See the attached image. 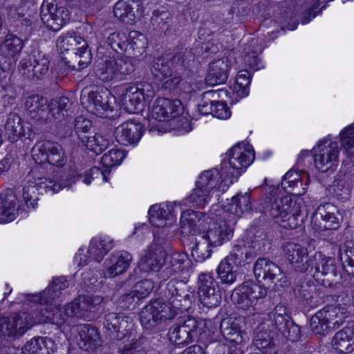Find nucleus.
<instances>
[{"label": "nucleus", "mask_w": 354, "mask_h": 354, "mask_svg": "<svg viewBox=\"0 0 354 354\" xmlns=\"http://www.w3.org/2000/svg\"><path fill=\"white\" fill-rule=\"evenodd\" d=\"M332 345L335 350L341 353H348L354 351V342L342 330L336 333Z\"/></svg>", "instance_id": "obj_52"}, {"label": "nucleus", "mask_w": 354, "mask_h": 354, "mask_svg": "<svg viewBox=\"0 0 354 354\" xmlns=\"http://www.w3.org/2000/svg\"><path fill=\"white\" fill-rule=\"evenodd\" d=\"M328 316L329 317V315ZM327 317L324 308L312 316L310 320V327L314 334L324 336L330 332Z\"/></svg>", "instance_id": "obj_48"}, {"label": "nucleus", "mask_w": 354, "mask_h": 354, "mask_svg": "<svg viewBox=\"0 0 354 354\" xmlns=\"http://www.w3.org/2000/svg\"><path fill=\"white\" fill-rule=\"evenodd\" d=\"M46 149L48 152V163L61 167L66 162V156L62 147L57 142L47 140Z\"/></svg>", "instance_id": "obj_49"}, {"label": "nucleus", "mask_w": 354, "mask_h": 354, "mask_svg": "<svg viewBox=\"0 0 354 354\" xmlns=\"http://www.w3.org/2000/svg\"><path fill=\"white\" fill-rule=\"evenodd\" d=\"M138 5L133 0H120L113 7L115 17L126 24H133L138 15L136 7Z\"/></svg>", "instance_id": "obj_38"}, {"label": "nucleus", "mask_w": 354, "mask_h": 354, "mask_svg": "<svg viewBox=\"0 0 354 354\" xmlns=\"http://www.w3.org/2000/svg\"><path fill=\"white\" fill-rule=\"evenodd\" d=\"M194 55L191 49L180 48L172 57L160 56L153 59L151 64L150 71L160 80L172 75L173 71H187L192 66Z\"/></svg>", "instance_id": "obj_3"}, {"label": "nucleus", "mask_w": 354, "mask_h": 354, "mask_svg": "<svg viewBox=\"0 0 354 354\" xmlns=\"http://www.w3.org/2000/svg\"><path fill=\"white\" fill-rule=\"evenodd\" d=\"M50 60L48 55L41 51L35 50L30 59L29 63H24L23 73L29 79L38 80L46 74L49 70Z\"/></svg>", "instance_id": "obj_27"}, {"label": "nucleus", "mask_w": 354, "mask_h": 354, "mask_svg": "<svg viewBox=\"0 0 354 354\" xmlns=\"http://www.w3.org/2000/svg\"><path fill=\"white\" fill-rule=\"evenodd\" d=\"M340 214L337 207L328 203L319 205L312 216V224L319 231L334 230L339 227Z\"/></svg>", "instance_id": "obj_17"}, {"label": "nucleus", "mask_w": 354, "mask_h": 354, "mask_svg": "<svg viewBox=\"0 0 354 354\" xmlns=\"http://www.w3.org/2000/svg\"><path fill=\"white\" fill-rule=\"evenodd\" d=\"M310 272L315 280L327 288H334L340 283L342 274L335 259L317 252L311 257Z\"/></svg>", "instance_id": "obj_5"}, {"label": "nucleus", "mask_w": 354, "mask_h": 354, "mask_svg": "<svg viewBox=\"0 0 354 354\" xmlns=\"http://www.w3.org/2000/svg\"><path fill=\"white\" fill-rule=\"evenodd\" d=\"M205 214L193 210L183 212L180 216V232L185 236L199 233L204 227Z\"/></svg>", "instance_id": "obj_31"}, {"label": "nucleus", "mask_w": 354, "mask_h": 354, "mask_svg": "<svg viewBox=\"0 0 354 354\" xmlns=\"http://www.w3.org/2000/svg\"><path fill=\"white\" fill-rule=\"evenodd\" d=\"M72 102L65 96L52 100L48 104V122L68 115L72 112Z\"/></svg>", "instance_id": "obj_35"}, {"label": "nucleus", "mask_w": 354, "mask_h": 354, "mask_svg": "<svg viewBox=\"0 0 354 354\" xmlns=\"http://www.w3.org/2000/svg\"><path fill=\"white\" fill-rule=\"evenodd\" d=\"M235 62V57L232 53L209 64L206 82L208 84L216 85L225 83L229 75V71Z\"/></svg>", "instance_id": "obj_21"}, {"label": "nucleus", "mask_w": 354, "mask_h": 354, "mask_svg": "<svg viewBox=\"0 0 354 354\" xmlns=\"http://www.w3.org/2000/svg\"><path fill=\"white\" fill-rule=\"evenodd\" d=\"M57 45L61 56L87 46L85 39L75 33H67L59 36L57 40Z\"/></svg>", "instance_id": "obj_36"}, {"label": "nucleus", "mask_w": 354, "mask_h": 354, "mask_svg": "<svg viewBox=\"0 0 354 354\" xmlns=\"http://www.w3.org/2000/svg\"><path fill=\"white\" fill-rule=\"evenodd\" d=\"M294 292L298 297L306 301L307 304L310 305L315 304V301L313 300L316 295V288L314 285L303 283L297 286L294 289Z\"/></svg>", "instance_id": "obj_60"}, {"label": "nucleus", "mask_w": 354, "mask_h": 354, "mask_svg": "<svg viewBox=\"0 0 354 354\" xmlns=\"http://www.w3.org/2000/svg\"><path fill=\"white\" fill-rule=\"evenodd\" d=\"M102 301L103 298L98 295L79 296L65 306V314L67 317H84L86 313L91 311Z\"/></svg>", "instance_id": "obj_28"}, {"label": "nucleus", "mask_w": 354, "mask_h": 354, "mask_svg": "<svg viewBox=\"0 0 354 354\" xmlns=\"http://www.w3.org/2000/svg\"><path fill=\"white\" fill-rule=\"evenodd\" d=\"M29 313H15L9 317L0 318V335L8 339L21 337L30 328L32 322Z\"/></svg>", "instance_id": "obj_11"}, {"label": "nucleus", "mask_w": 354, "mask_h": 354, "mask_svg": "<svg viewBox=\"0 0 354 354\" xmlns=\"http://www.w3.org/2000/svg\"><path fill=\"white\" fill-rule=\"evenodd\" d=\"M225 207L227 212L238 216L249 212L251 209L250 194L248 192L244 194H237L231 198Z\"/></svg>", "instance_id": "obj_44"}, {"label": "nucleus", "mask_w": 354, "mask_h": 354, "mask_svg": "<svg viewBox=\"0 0 354 354\" xmlns=\"http://www.w3.org/2000/svg\"><path fill=\"white\" fill-rule=\"evenodd\" d=\"M47 141L37 143L32 149V156L34 160L38 164L48 162V152L46 149Z\"/></svg>", "instance_id": "obj_64"}, {"label": "nucleus", "mask_w": 354, "mask_h": 354, "mask_svg": "<svg viewBox=\"0 0 354 354\" xmlns=\"http://www.w3.org/2000/svg\"><path fill=\"white\" fill-rule=\"evenodd\" d=\"M34 174V171H31L28 175V185H24L23 188V198L25 203L28 207L30 206L34 208L37 205L39 190H44L45 192H51L53 194L57 193L64 187L66 183H61L54 178H37L34 182H30V178Z\"/></svg>", "instance_id": "obj_10"}, {"label": "nucleus", "mask_w": 354, "mask_h": 354, "mask_svg": "<svg viewBox=\"0 0 354 354\" xmlns=\"http://www.w3.org/2000/svg\"><path fill=\"white\" fill-rule=\"evenodd\" d=\"M210 243H209L205 236L201 237V240L196 241L195 245L192 250V256L196 261H203L208 258L211 254V249H209Z\"/></svg>", "instance_id": "obj_59"}, {"label": "nucleus", "mask_w": 354, "mask_h": 354, "mask_svg": "<svg viewBox=\"0 0 354 354\" xmlns=\"http://www.w3.org/2000/svg\"><path fill=\"white\" fill-rule=\"evenodd\" d=\"M80 140L88 150L96 154L101 153L109 144V140L100 133H95L92 136H84L80 137Z\"/></svg>", "instance_id": "obj_47"}, {"label": "nucleus", "mask_w": 354, "mask_h": 354, "mask_svg": "<svg viewBox=\"0 0 354 354\" xmlns=\"http://www.w3.org/2000/svg\"><path fill=\"white\" fill-rule=\"evenodd\" d=\"M135 70L132 60L128 57L113 58L106 57L96 61L94 73L95 77L104 82L122 80Z\"/></svg>", "instance_id": "obj_4"}, {"label": "nucleus", "mask_w": 354, "mask_h": 354, "mask_svg": "<svg viewBox=\"0 0 354 354\" xmlns=\"http://www.w3.org/2000/svg\"><path fill=\"white\" fill-rule=\"evenodd\" d=\"M68 287V283L64 277L54 279L53 282L42 292L39 294H25V298L32 302L48 303L58 298L61 291Z\"/></svg>", "instance_id": "obj_30"}, {"label": "nucleus", "mask_w": 354, "mask_h": 354, "mask_svg": "<svg viewBox=\"0 0 354 354\" xmlns=\"http://www.w3.org/2000/svg\"><path fill=\"white\" fill-rule=\"evenodd\" d=\"M267 289L251 281L242 283L232 298L236 306L241 309H248L256 304L257 300L267 295Z\"/></svg>", "instance_id": "obj_15"}, {"label": "nucleus", "mask_w": 354, "mask_h": 354, "mask_svg": "<svg viewBox=\"0 0 354 354\" xmlns=\"http://www.w3.org/2000/svg\"><path fill=\"white\" fill-rule=\"evenodd\" d=\"M23 47L22 39L13 34H8L0 45V55L8 59L15 58L20 53Z\"/></svg>", "instance_id": "obj_42"}, {"label": "nucleus", "mask_w": 354, "mask_h": 354, "mask_svg": "<svg viewBox=\"0 0 354 354\" xmlns=\"http://www.w3.org/2000/svg\"><path fill=\"white\" fill-rule=\"evenodd\" d=\"M104 326L113 338L122 339L128 335L132 327V320L129 317L116 313H107L104 317Z\"/></svg>", "instance_id": "obj_24"}, {"label": "nucleus", "mask_w": 354, "mask_h": 354, "mask_svg": "<svg viewBox=\"0 0 354 354\" xmlns=\"http://www.w3.org/2000/svg\"><path fill=\"white\" fill-rule=\"evenodd\" d=\"M125 340L120 346V354H146L147 351L144 346V341L141 338H133L129 339V337L124 338Z\"/></svg>", "instance_id": "obj_51"}, {"label": "nucleus", "mask_w": 354, "mask_h": 354, "mask_svg": "<svg viewBox=\"0 0 354 354\" xmlns=\"http://www.w3.org/2000/svg\"><path fill=\"white\" fill-rule=\"evenodd\" d=\"M4 128L6 134L12 142L22 137L32 140L35 136L32 126L24 121L16 113H10L8 115Z\"/></svg>", "instance_id": "obj_20"}, {"label": "nucleus", "mask_w": 354, "mask_h": 354, "mask_svg": "<svg viewBox=\"0 0 354 354\" xmlns=\"http://www.w3.org/2000/svg\"><path fill=\"white\" fill-rule=\"evenodd\" d=\"M253 344L261 352V354H277V349L273 337L271 333L267 330H257Z\"/></svg>", "instance_id": "obj_41"}, {"label": "nucleus", "mask_w": 354, "mask_h": 354, "mask_svg": "<svg viewBox=\"0 0 354 354\" xmlns=\"http://www.w3.org/2000/svg\"><path fill=\"white\" fill-rule=\"evenodd\" d=\"M166 106L164 97L157 98L151 111L152 118L160 122L168 120V112L166 111Z\"/></svg>", "instance_id": "obj_63"}, {"label": "nucleus", "mask_w": 354, "mask_h": 354, "mask_svg": "<svg viewBox=\"0 0 354 354\" xmlns=\"http://www.w3.org/2000/svg\"><path fill=\"white\" fill-rule=\"evenodd\" d=\"M144 133L143 125L135 120H128L117 127L114 136L117 142L122 145H135Z\"/></svg>", "instance_id": "obj_22"}, {"label": "nucleus", "mask_w": 354, "mask_h": 354, "mask_svg": "<svg viewBox=\"0 0 354 354\" xmlns=\"http://www.w3.org/2000/svg\"><path fill=\"white\" fill-rule=\"evenodd\" d=\"M132 261V256L127 251H121L109 259L107 268L104 272L105 277H114L126 272Z\"/></svg>", "instance_id": "obj_34"}, {"label": "nucleus", "mask_w": 354, "mask_h": 354, "mask_svg": "<svg viewBox=\"0 0 354 354\" xmlns=\"http://www.w3.org/2000/svg\"><path fill=\"white\" fill-rule=\"evenodd\" d=\"M106 42L111 48L118 53L127 52L128 50V38L124 32H114L111 33Z\"/></svg>", "instance_id": "obj_54"}, {"label": "nucleus", "mask_w": 354, "mask_h": 354, "mask_svg": "<svg viewBox=\"0 0 354 354\" xmlns=\"http://www.w3.org/2000/svg\"><path fill=\"white\" fill-rule=\"evenodd\" d=\"M130 41H128V47L133 51V55L138 56L141 55L147 47L146 37L138 32H131L129 34Z\"/></svg>", "instance_id": "obj_58"}, {"label": "nucleus", "mask_w": 354, "mask_h": 354, "mask_svg": "<svg viewBox=\"0 0 354 354\" xmlns=\"http://www.w3.org/2000/svg\"><path fill=\"white\" fill-rule=\"evenodd\" d=\"M264 246L265 240L263 239L252 240L251 243H245L244 241H239L232 247L230 254L224 260L237 267L245 266L250 263L257 254L265 252V249H262Z\"/></svg>", "instance_id": "obj_9"}, {"label": "nucleus", "mask_w": 354, "mask_h": 354, "mask_svg": "<svg viewBox=\"0 0 354 354\" xmlns=\"http://www.w3.org/2000/svg\"><path fill=\"white\" fill-rule=\"evenodd\" d=\"M25 109L30 117L37 121L48 122V101L39 95H32L26 97Z\"/></svg>", "instance_id": "obj_32"}, {"label": "nucleus", "mask_w": 354, "mask_h": 354, "mask_svg": "<svg viewBox=\"0 0 354 354\" xmlns=\"http://www.w3.org/2000/svg\"><path fill=\"white\" fill-rule=\"evenodd\" d=\"M78 334L77 341L80 348L84 351L93 350L101 344L98 330L90 324L76 326Z\"/></svg>", "instance_id": "obj_33"}, {"label": "nucleus", "mask_w": 354, "mask_h": 354, "mask_svg": "<svg viewBox=\"0 0 354 354\" xmlns=\"http://www.w3.org/2000/svg\"><path fill=\"white\" fill-rule=\"evenodd\" d=\"M220 330L223 337L228 342L240 344L243 341L241 331L235 326L230 324L228 320H222Z\"/></svg>", "instance_id": "obj_53"}, {"label": "nucleus", "mask_w": 354, "mask_h": 354, "mask_svg": "<svg viewBox=\"0 0 354 354\" xmlns=\"http://www.w3.org/2000/svg\"><path fill=\"white\" fill-rule=\"evenodd\" d=\"M176 315L161 300H155L145 306L140 313L141 324L146 329L151 330L162 319H171Z\"/></svg>", "instance_id": "obj_16"}, {"label": "nucleus", "mask_w": 354, "mask_h": 354, "mask_svg": "<svg viewBox=\"0 0 354 354\" xmlns=\"http://www.w3.org/2000/svg\"><path fill=\"white\" fill-rule=\"evenodd\" d=\"M149 221L155 227H162L167 225V221L172 215L167 205H153L149 209Z\"/></svg>", "instance_id": "obj_45"}, {"label": "nucleus", "mask_w": 354, "mask_h": 354, "mask_svg": "<svg viewBox=\"0 0 354 354\" xmlns=\"http://www.w3.org/2000/svg\"><path fill=\"white\" fill-rule=\"evenodd\" d=\"M112 248L113 241L109 239H93L87 251L88 258L100 262Z\"/></svg>", "instance_id": "obj_43"}, {"label": "nucleus", "mask_w": 354, "mask_h": 354, "mask_svg": "<svg viewBox=\"0 0 354 354\" xmlns=\"http://www.w3.org/2000/svg\"><path fill=\"white\" fill-rule=\"evenodd\" d=\"M219 179V172L216 169L204 171L200 176L196 188L187 197V202L192 206L203 208L210 201L214 193L224 192L233 183L232 180L225 179L218 184Z\"/></svg>", "instance_id": "obj_2"}, {"label": "nucleus", "mask_w": 354, "mask_h": 354, "mask_svg": "<svg viewBox=\"0 0 354 354\" xmlns=\"http://www.w3.org/2000/svg\"><path fill=\"white\" fill-rule=\"evenodd\" d=\"M254 159V153L250 148H243L240 144L234 146L230 151L228 164L233 169L232 179H236L240 170L248 167Z\"/></svg>", "instance_id": "obj_23"}, {"label": "nucleus", "mask_w": 354, "mask_h": 354, "mask_svg": "<svg viewBox=\"0 0 354 354\" xmlns=\"http://www.w3.org/2000/svg\"><path fill=\"white\" fill-rule=\"evenodd\" d=\"M225 94L226 91L224 90H209L203 93L201 101L198 104L199 113L202 115H212L214 102Z\"/></svg>", "instance_id": "obj_46"}, {"label": "nucleus", "mask_w": 354, "mask_h": 354, "mask_svg": "<svg viewBox=\"0 0 354 354\" xmlns=\"http://www.w3.org/2000/svg\"><path fill=\"white\" fill-rule=\"evenodd\" d=\"M299 205L295 202L292 208L288 212L287 218H281V226L286 229H296L301 227L303 223V218L299 214Z\"/></svg>", "instance_id": "obj_55"}, {"label": "nucleus", "mask_w": 354, "mask_h": 354, "mask_svg": "<svg viewBox=\"0 0 354 354\" xmlns=\"http://www.w3.org/2000/svg\"><path fill=\"white\" fill-rule=\"evenodd\" d=\"M217 277L221 283L225 286H231L234 283L237 277V272L228 261L223 259L216 269Z\"/></svg>", "instance_id": "obj_50"}, {"label": "nucleus", "mask_w": 354, "mask_h": 354, "mask_svg": "<svg viewBox=\"0 0 354 354\" xmlns=\"http://www.w3.org/2000/svg\"><path fill=\"white\" fill-rule=\"evenodd\" d=\"M253 272L258 281H263L270 288L287 286V277L281 268L266 258H259L254 264Z\"/></svg>", "instance_id": "obj_8"}, {"label": "nucleus", "mask_w": 354, "mask_h": 354, "mask_svg": "<svg viewBox=\"0 0 354 354\" xmlns=\"http://www.w3.org/2000/svg\"><path fill=\"white\" fill-rule=\"evenodd\" d=\"M40 10L42 22L53 31L59 30L69 20L68 9L59 6L56 0H44Z\"/></svg>", "instance_id": "obj_12"}, {"label": "nucleus", "mask_w": 354, "mask_h": 354, "mask_svg": "<svg viewBox=\"0 0 354 354\" xmlns=\"http://www.w3.org/2000/svg\"><path fill=\"white\" fill-rule=\"evenodd\" d=\"M314 162L322 172H326L337 162L339 147L336 142L325 140L314 149Z\"/></svg>", "instance_id": "obj_19"}, {"label": "nucleus", "mask_w": 354, "mask_h": 354, "mask_svg": "<svg viewBox=\"0 0 354 354\" xmlns=\"http://www.w3.org/2000/svg\"><path fill=\"white\" fill-rule=\"evenodd\" d=\"M233 225L224 217H221L208 230L205 236L212 247H216L229 241L233 236Z\"/></svg>", "instance_id": "obj_25"}, {"label": "nucleus", "mask_w": 354, "mask_h": 354, "mask_svg": "<svg viewBox=\"0 0 354 354\" xmlns=\"http://www.w3.org/2000/svg\"><path fill=\"white\" fill-rule=\"evenodd\" d=\"M198 280V295L202 304L209 308L218 306L221 301V292L212 275L202 273Z\"/></svg>", "instance_id": "obj_18"}, {"label": "nucleus", "mask_w": 354, "mask_h": 354, "mask_svg": "<svg viewBox=\"0 0 354 354\" xmlns=\"http://www.w3.org/2000/svg\"><path fill=\"white\" fill-rule=\"evenodd\" d=\"M192 261L187 254L174 252L167 254L160 246L151 245L139 262V268L144 272H159V277L166 281L191 267Z\"/></svg>", "instance_id": "obj_1"}, {"label": "nucleus", "mask_w": 354, "mask_h": 354, "mask_svg": "<svg viewBox=\"0 0 354 354\" xmlns=\"http://www.w3.org/2000/svg\"><path fill=\"white\" fill-rule=\"evenodd\" d=\"M155 95L153 85L148 82H138L127 86L120 97L122 107L128 113H136L142 109L144 101Z\"/></svg>", "instance_id": "obj_7"}, {"label": "nucleus", "mask_w": 354, "mask_h": 354, "mask_svg": "<svg viewBox=\"0 0 354 354\" xmlns=\"http://www.w3.org/2000/svg\"><path fill=\"white\" fill-rule=\"evenodd\" d=\"M283 251L286 259L300 272H305L311 266V258H308L307 249L304 246L288 243L284 245Z\"/></svg>", "instance_id": "obj_26"}, {"label": "nucleus", "mask_w": 354, "mask_h": 354, "mask_svg": "<svg viewBox=\"0 0 354 354\" xmlns=\"http://www.w3.org/2000/svg\"><path fill=\"white\" fill-rule=\"evenodd\" d=\"M82 104H86L88 111L100 117L106 116L109 111L113 110L115 97L106 89L90 91L87 95L81 97Z\"/></svg>", "instance_id": "obj_13"}, {"label": "nucleus", "mask_w": 354, "mask_h": 354, "mask_svg": "<svg viewBox=\"0 0 354 354\" xmlns=\"http://www.w3.org/2000/svg\"><path fill=\"white\" fill-rule=\"evenodd\" d=\"M198 327V320L188 316L169 328L167 333L168 339L178 346L189 344L194 341Z\"/></svg>", "instance_id": "obj_14"}, {"label": "nucleus", "mask_w": 354, "mask_h": 354, "mask_svg": "<svg viewBox=\"0 0 354 354\" xmlns=\"http://www.w3.org/2000/svg\"><path fill=\"white\" fill-rule=\"evenodd\" d=\"M184 281L176 279L170 280L164 292L165 305L174 315L187 310L194 297V292Z\"/></svg>", "instance_id": "obj_6"}, {"label": "nucleus", "mask_w": 354, "mask_h": 354, "mask_svg": "<svg viewBox=\"0 0 354 354\" xmlns=\"http://www.w3.org/2000/svg\"><path fill=\"white\" fill-rule=\"evenodd\" d=\"M62 59L69 68L80 71L91 62L92 56L86 46L77 51L62 55Z\"/></svg>", "instance_id": "obj_39"}, {"label": "nucleus", "mask_w": 354, "mask_h": 354, "mask_svg": "<svg viewBox=\"0 0 354 354\" xmlns=\"http://www.w3.org/2000/svg\"><path fill=\"white\" fill-rule=\"evenodd\" d=\"M53 344L50 338L34 337L24 345L20 354H50L53 350L48 346Z\"/></svg>", "instance_id": "obj_40"}, {"label": "nucleus", "mask_w": 354, "mask_h": 354, "mask_svg": "<svg viewBox=\"0 0 354 354\" xmlns=\"http://www.w3.org/2000/svg\"><path fill=\"white\" fill-rule=\"evenodd\" d=\"M294 203L289 196L273 195L266 199L263 209L266 214L274 218H286Z\"/></svg>", "instance_id": "obj_29"}, {"label": "nucleus", "mask_w": 354, "mask_h": 354, "mask_svg": "<svg viewBox=\"0 0 354 354\" xmlns=\"http://www.w3.org/2000/svg\"><path fill=\"white\" fill-rule=\"evenodd\" d=\"M171 21L170 14L167 11L156 10L153 12L151 22L153 26L162 31L167 30Z\"/></svg>", "instance_id": "obj_62"}, {"label": "nucleus", "mask_w": 354, "mask_h": 354, "mask_svg": "<svg viewBox=\"0 0 354 354\" xmlns=\"http://www.w3.org/2000/svg\"><path fill=\"white\" fill-rule=\"evenodd\" d=\"M310 183V176L308 173H303L301 180H294L292 183L282 185L286 192L295 196H302L306 193L307 187Z\"/></svg>", "instance_id": "obj_56"}, {"label": "nucleus", "mask_w": 354, "mask_h": 354, "mask_svg": "<svg viewBox=\"0 0 354 354\" xmlns=\"http://www.w3.org/2000/svg\"><path fill=\"white\" fill-rule=\"evenodd\" d=\"M17 199L16 196L10 192L0 196V223L13 221L17 214Z\"/></svg>", "instance_id": "obj_37"}, {"label": "nucleus", "mask_w": 354, "mask_h": 354, "mask_svg": "<svg viewBox=\"0 0 354 354\" xmlns=\"http://www.w3.org/2000/svg\"><path fill=\"white\" fill-rule=\"evenodd\" d=\"M250 82L251 77L248 71L241 70L238 73L234 90L239 97H244L248 95L249 92L248 86Z\"/></svg>", "instance_id": "obj_57"}, {"label": "nucleus", "mask_w": 354, "mask_h": 354, "mask_svg": "<svg viewBox=\"0 0 354 354\" xmlns=\"http://www.w3.org/2000/svg\"><path fill=\"white\" fill-rule=\"evenodd\" d=\"M52 308V305L49 306H41L35 309L32 313H29L30 322H32V326L35 324L48 323L51 317Z\"/></svg>", "instance_id": "obj_61"}]
</instances>
